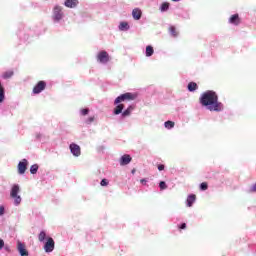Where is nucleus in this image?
Segmentation results:
<instances>
[{"label": "nucleus", "mask_w": 256, "mask_h": 256, "mask_svg": "<svg viewBox=\"0 0 256 256\" xmlns=\"http://www.w3.org/2000/svg\"><path fill=\"white\" fill-rule=\"evenodd\" d=\"M188 91H193V82H190L189 84H188Z\"/></svg>", "instance_id": "nucleus-34"}, {"label": "nucleus", "mask_w": 256, "mask_h": 256, "mask_svg": "<svg viewBox=\"0 0 256 256\" xmlns=\"http://www.w3.org/2000/svg\"><path fill=\"white\" fill-rule=\"evenodd\" d=\"M101 187H107L109 185V180L108 179H102L100 182Z\"/></svg>", "instance_id": "nucleus-26"}, {"label": "nucleus", "mask_w": 256, "mask_h": 256, "mask_svg": "<svg viewBox=\"0 0 256 256\" xmlns=\"http://www.w3.org/2000/svg\"><path fill=\"white\" fill-rule=\"evenodd\" d=\"M15 75V72L13 70H8L2 74L3 79H11Z\"/></svg>", "instance_id": "nucleus-16"}, {"label": "nucleus", "mask_w": 256, "mask_h": 256, "mask_svg": "<svg viewBox=\"0 0 256 256\" xmlns=\"http://www.w3.org/2000/svg\"><path fill=\"white\" fill-rule=\"evenodd\" d=\"M200 103L204 107H208L209 111H221V109H223V104L219 102V96H217L216 92L211 90L202 94Z\"/></svg>", "instance_id": "nucleus-1"}, {"label": "nucleus", "mask_w": 256, "mask_h": 256, "mask_svg": "<svg viewBox=\"0 0 256 256\" xmlns=\"http://www.w3.org/2000/svg\"><path fill=\"white\" fill-rule=\"evenodd\" d=\"M155 53V50L153 49V46H147L146 47V57H151Z\"/></svg>", "instance_id": "nucleus-19"}, {"label": "nucleus", "mask_w": 256, "mask_h": 256, "mask_svg": "<svg viewBox=\"0 0 256 256\" xmlns=\"http://www.w3.org/2000/svg\"><path fill=\"white\" fill-rule=\"evenodd\" d=\"M27 165H29V163L27 162V159H23L21 162H19L18 173L20 175H23L27 171Z\"/></svg>", "instance_id": "nucleus-8"}, {"label": "nucleus", "mask_w": 256, "mask_h": 256, "mask_svg": "<svg viewBox=\"0 0 256 256\" xmlns=\"http://www.w3.org/2000/svg\"><path fill=\"white\" fill-rule=\"evenodd\" d=\"M143 15V12L139 8H135L132 10V17L135 19V21H139Z\"/></svg>", "instance_id": "nucleus-13"}, {"label": "nucleus", "mask_w": 256, "mask_h": 256, "mask_svg": "<svg viewBox=\"0 0 256 256\" xmlns=\"http://www.w3.org/2000/svg\"><path fill=\"white\" fill-rule=\"evenodd\" d=\"M132 160L133 158H131V155L125 154L120 158V165L121 166L129 165V163H131Z\"/></svg>", "instance_id": "nucleus-11"}, {"label": "nucleus", "mask_w": 256, "mask_h": 256, "mask_svg": "<svg viewBox=\"0 0 256 256\" xmlns=\"http://www.w3.org/2000/svg\"><path fill=\"white\" fill-rule=\"evenodd\" d=\"M37 171H39V165L37 164H34L30 167V173L32 175H35L37 173Z\"/></svg>", "instance_id": "nucleus-22"}, {"label": "nucleus", "mask_w": 256, "mask_h": 256, "mask_svg": "<svg viewBox=\"0 0 256 256\" xmlns=\"http://www.w3.org/2000/svg\"><path fill=\"white\" fill-rule=\"evenodd\" d=\"M193 200L195 201V195H193Z\"/></svg>", "instance_id": "nucleus-39"}, {"label": "nucleus", "mask_w": 256, "mask_h": 256, "mask_svg": "<svg viewBox=\"0 0 256 256\" xmlns=\"http://www.w3.org/2000/svg\"><path fill=\"white\" fill-rule=\"evenodd\" d=\"M172 1L177 2V1H181V0H172Z\"/></svg>", "instance_id": "nucleus-38"}, {"label": "nucleus", "mask_w": 256, "mask_h": 256, "mask_svg": "<svg viewBox=\"0 0 256 256\" xmlns=\"http://www.w3.org/2000/svg\"><path fill=\"white\" fill-rule=\"evenodd\" d=\"M197 89H198V86H197V83H193V91H197Z\"/></svg>", "instance_id": "nucleus-36"}, {"label": "nucleus", "mask_w": 256, "mask_h": 256, "mask_svg": "<svg viewBox=\"0 0 256 256\" xmlns=\"http://www.w3.org/2000/svg\"><path fill=\"white\" fill-rule=\"evenodd\" d=\"M136 98H137V93H131V92H127L118 96L114 101V105H117L114 108V115H120V113H123V109H125V105L119 104V103H123V101H135Z\"/></svg>", "instance_id": "nucleus-2"}, {"label": "nucleus", "mask_w": 256, "mask_h": 256, "mask_svg": "<svg viewBox=\"0 0 256 256\" xmlns=\"http://www.w3.org/2000/svg\"><path fill=\"white\" fill-rule=\"evenodd\" d=\"M159 187H160L161 191H164V189H167V183H165V181H161L159 183Z\"/></svg>", "instance_id": "nucleus-27"}, {"label": "nucleus", "mask_w": 256, "mask_h": 256, "mask_svg": "<svg viewBox=\"0 0 256 256\" xmlns=\"http://www.w3.org/2000/svg\"><path fill=\"white\" fill-rule=\"evenodd\" d=\"M95 121V116H91L87 119V123H93Z\"/></svg>", "instance_id": "nucleus-31"}, {"label": "nucleus", "mask_w": 256, "mask_h": 256, "mask_svg": "<svg viewBox=\"0 0 256 256\" xmlns=\"http://www.w3.org/2000/svg\"><path fill=\"white\" fill-rule=\"evenodd\" d=\"M61 11H62V8L60 6H56L54 8V19H55V21H61V19H63V13Z\"/></svg>", "instance_id": "nucleus-10"}, {"label": "nucleus", "mask_w": 256, "mask_h": 256, "mask_svg": "<svg viewBox=\"0 0 256 256\" xmlns=\"http://www.w3.org/2000/svg\"><path fill=\"white\" fill-rule=\"evenodd\" d=\"M168 31H169L170 35H172V37H179V30H177V27L170 26Z\"/></svg>", "instance_id": "nucleus-15"}, {"label": "nucleus", "mask_w": 256, "mask_h": 256, "mask_svg": "<svg viewBox=\"0 0 256 256\" xmlns=\"http://www.w3.org/2000/svg\"><path fill=\"white\" fill-rule=\"evenodd\" d=\"M3 247H5V241H3V239H0V250L3 249Z\"/></svg>", "instance_id": "nucleus-35"}, {"label": "nucleus", "mask_w": 256, "mask_h": 256, "mask_svg": "<svg viewBox=\"0 0 256 256\" xmlns=\"http://www.w3.org/2000/svg\"><path fill=\"white\" fill-rule=\"evenodd\" d=\"M165 170V165L159 164L158 165V171H164Z\"/></svg>", "instance_id": "nucleus-32"}, {"label": "nucleus", "mask_w": 256, "mask_h": 256, "mask_svg": "<svg viewBox=\"0 0 256 256\" xmlns=\"http://www.w3.org/2000/svg\"><path fill=\"white\" fill-rule=\"evenodd\" d=\"M164 127L166 129H173V127H175V122L168 120L164 123Z\"/></svg>", "instance_id": "nucleus-21"}, {"label": "nucleus", "mask_w": 256, "mask_h": 256, "mask_svg": "<svg viewBox=\"0 0 256 256\" xmlns=\"http://www.w3.org/2000/svg\"><path fill=\"white\" fill-rule=\"evenodd\" d=\"M200 189L201 191H207V189H209V184H207V182H202L200 184Z\"/></svg>", "instance_id": "nucleus-25"}, {"label": "nucleus", "mask_w": 256, "mask_h": 256, "mask_svg": "<svg viewBox=\"0 0 256 256\" xmlns=\"http://www.w3.org/2000/svg\"><path fill=\"white\" fill-rule=\"evenodd\" d=\"M135 108L133 106H129L123 113H122V117H129V115H131V112L134 110Z\"/></svg>", "instance_id": "nucleus-18"}, {"label": "nucleus", "mask_w": 256, "mask_h": 256, "mask_svg": "<svg viewBox=\"0 0 256 256\" xmlns=\"http://www.w3.org/2000/svg\"><path fill=\"white\" fill-rule=\"evenodd\" d=\"M5 214V207L0 206V217Z\"/></svg>", "instance_id": "nucleus-33"}, {"label": "nucleus", "mask_w": 256, "mask_h": 256, "mask_svg": "<svg viewBox=\"0 0 256 256\" xmlns=\"http://www.w3.org/2000/svg\"><path fill=\"white\" fill-rule=\"evenodd\" d=\"M70 151L74 157H79V155H81V147L75 143L70 144Z\"/></svg>", "instance_id": "nucleus-9"}, {"label": "nucleus", "mask_w": 256, "mask_h": 256, "mask_svg": "<svg viewBox=\"0 0 256 256\" xmlns=\"http://www.w3.org/2000/svg\"><path fill=\"white\" fill-rule=\"evenodd\" d=\"M140 183L145 184V183H147V180H145V179H141V180H140Z\"/></svg>", "instance_id": "nucleus-37"}, {"label": "nucleus", "mask_w": 256, "mask_h": 256, "mask_svg": "<svg viewBox=\"0 0 256 256\" xmlns=\"http://www.w3.org/2000/svg\"><path fill=\"white\" fill-rule=\"evenodd\" d=\"M46 237H47V233H45V231H41L38 235V241H40V243H43Z\"/></svg>", "instance_id": "nucleus-20"}, {"label": "nucleus", "mask_w": 256, "mask_h": 256, "mask_svg": "<svg viewBox=\"0 0 256 256\" xmlns=\"http://www.w3.org/2000/svg\"><path fill=\"white\" fill-rule=\"evenodd\" d=\"M229 23L232 25H239L241 23V18H239V14H234L230 17Z\"/></svg>", "instance_id": "nucleus-14"}, {"label": "nucleus", "mask_w": 256, "mask_h": 256, "mask_svg": "<svg viewBox=\"0 0 256 256\" xmlns=\"http://www.w3.org/2000/svg\"><path fill=\"white\" fill-rule=\"evenodd\" d=\"M132 173H135V170H132Z\"/></svg>", "instance_id": "nucleus-40"}, {"label": "nucleus", "mask_w": 256, "mask_h": 256, "mask_svg": "<svg viewBox=\"0 0 256 256\" xmlns=\"http://www.w3.org/2000/svg\"><path fill=\"white\" fill-rule=\"evenodd\" d=\"M55 249V240L52 237H48L46 243L44 244V251L46 253H52Z\"/></svg>", "instance_id": "nucleus-4"}, {"label": "nucleus", "mask_w": 256, "mask_h": 256, "mask_svg": "<svg viewBox=\"0 0 256 256\" xmlns=\"http://www.w3.org/2000/svg\"><path fill=\"white\" fill-rule=\"evenodd\" d=\"M17 251L21 256H29V251H27V246L25 243H22L21 241L17 242Z\"/></svg>", "instance_id": "nucleus-7"}, {"label": "nucleus", "mask_w": 256, "mask_h": 256, "mask_svg": "<svg viewBox=\"0 0 256 256\" xmlns=\"http://www.w3.org/2000/svg\"><path fill=\"white\" fill-rule=\"evenodd\" d=\"M96 59L99 63H102V64L109 63V59H110L109 53H107V51H100L97 54Z\"/></svg>", "instance_id": "nucleus-5"}, {"label": "nucleus", "mask_w": 256, "mask_h": 256, "mask_svg": "<svg viewBox=\"0 0 256 256\" xmlns=\"http://www.w3.org/2000/svg\"><path fill=\"white\" fill-rule=\"evenodd\" d=\"M178 229L181 231L183 229H187V224L186 223H182L180 226H178Z\"/></svg>", "instance_id": "nucleus-29"}, {"label": "nucleus", "mask_w": 256, "mask_h": 256, "mask_svg": "<svg viewBox=\"0 0 256 256\" xmlns=\"http://www.w3.org/2000/svg\"><path fill=\"white\" fill-rule=\"evenodd\" d=\"M21 191V187L19 184H14L10 191V197L14 199V205H21V196H19V192Z\"/></svg>", "instance_id": "nucleus-3"}, {"label": "nucleus", "mask_w": 256, "mask_h": 256, "mask_svg": "<svg viewBox=\"0 0 256 256\" xmlns=\"http://www.w3.org/2000/svg\"><path fill=\"white\" fill-rule=\"evenodd\" d=\"M120 31H129V24L127 22H121L119 25Z\"/></svg>", "instance_id": "nucleus-17"}, {"label": "nucleus", "mask_w": 256, "mask_h": 256, "mask_svg": "<svg viewBox=\"0 0 256 256\" xmlns=\"http://www.w3.org/2000/svg\"><path fill=\"white\" fill-rule=\"evenodd\" d=\"M250 193H256V182H255V184L250 188Z\"/></svg>", "instance_id": "nucleus-30"}, {"label": "nucleus", "mask_w": 256, "mask_h": 256, "mask_svg": "<svg viewBox=\"0 0 256 256\" xmlns=\"http://www.w3.org/2000/svg\"><path fill=\"white\" fill-rule=\"evenodd\" d=\"M81 115L85 116V115H89V109L85 108L81 110Z\"/></svg>", "instance_id": "nucleus-28"}, {"label": "nucleus", "mask_w": 256, "mask_h": 256, "mask_svg": "<svg viewBox=\"0 0 256 256\" xmlns=\"http://www.w3.org/2000/svg\"><path fill=\"white\" fill-rule=\"evenodd\" d=\"M186 203H187V207H191L193 205V194L188 196Z\"/></svg>", "instance_id": "nucleus-24"}, {"label": "nucleus", "mask_w": 256, "mask_h": 256, "mask_svg": "<svg viewBox=\"0 0 256 256\" xmlns=\"http://www.w3.org/2000/svg\"><path fill=\"white\" fill-rule=\"evenodd\" d=\"M169 10V2H163L160 7V11L165 12Z\"/></svg>", "instance_id": "nucleus-23"}, {"label": "nucleus", "mask_w": 256, "mask_h": 256, "mask_svg": "<svg viewBox=\"0 0 256 256\" xmlns=\"http://www.w3.org/2000/svg\"><path fill=\"white\" fill-rule=\"evenodd\" d=\"M65 7H68L69 9H75L77 5H79V0H66L64 3Z\"/></svg>", "instance_id": "nucleus-12"}, {"label": "nucleus", "mask_w": 256, "mask_h": 256, "mask_svg": "<svg viewBox=\"0 0 256 256\" xmlns=\"http://www.w3.org/2000/svg\"><path fill=\"white\" fill-rule=\"evenodd\" d=\"M45 87H47V83L45 81H39L37 85L34 86L33 93L39 95V93L45 91Z\"/></svg>", "instance_id": "nucleus-6"}]
</instances>
